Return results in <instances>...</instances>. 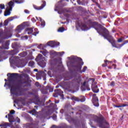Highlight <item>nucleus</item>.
<instances>
[{
  "mask_svg": "<svg viewBox=\"0 0 128 128\" xmlns=\"http://www.w3.org/2000/svg\"><path fill=\"white\" fill-rule=\"evenodd\" d=\"M108 68H110V70H111V68H112L110 66H108Z\"/></svg>",
  "mask_w": 128,
  "mask_h": 128,
  "instance_id": "62",
  "label": "nucleus"
},
{
  "mask_svg": "<svg viewBox=\"0 0 128 128\" xmlns=\"http://www.w3.org/2000/svg\"><path fill=\"white\" fill-rule=\"evenodd\" d=\"M8 74H10V76L8 78L9 83L8 84V86L9 88H11L10 90V94L16 96H22V92L20 90V85L18 83L14 82V80L18 78V74H8L7 76H8Z\"/></svg>",
  "mask_w": 128,
  "mask_h": 128,
  "instance_id": "1",
  "label": "nucleus"
},
{
  "mask_svg": "<svg viewBox=\"0 0 128 128\" xmlns=\"http://www.w3.org/2000/svg\"><path fill=\"white\" fill-rule=\"evenodd\" d=\"M34 72H38V69H34Z\"/></svg>",
  "mask_w": 128,
  "mask_h": 128,
  "instance_id": "64",
  "label": "nucleus"
},
{
  "mask_svg": "<svg viewBox=\"0 0 128 128\" xmlns=\"http://www.w3.org/2000/svg\"><path fill=\"white\" fill-rule=\"evenodd\" d=\"M35 104H40V100L39 98H35Z\"/></svg>",
  "mask_w": 128,
  "mask_h": 128,
  "instance_id": "27",
  "label": "nucleus"
},
{
  "mask_svg": "<svg viewBox=\"0 0 128 128\" xmlns=\"http://www.w3.org/2000/svg\"><path fill=\"white\" fill-rule=\"evenodd\" d=\"M77 2L78 4H80V0H78Z\"/></svg>",
  "mask_w": 128,
  "mask_h": 128,
  "instance_id": "59",
  "label": "nucleus"
},
{
  "mask_svg": "<svg viewBox=\"0 0 128 128\" xmlns=\"http://www.w3.org/2000/svg\"><path fill=\"white\" fill-rule=\"evenodd\" d=\"M38 34V32H34L33 34H32V35L33 36H36V34Z\"/></svg>",
  "mask_w": 128,
  "mask_h": 128,
  "instance_id": "48",
  "label": "nucleus"
},
{
  "mask_svg": "<svg viewBox=\"0 0 128 128\" xmlns=\"http://www.w3.org/2000/svg\"><path fill=\"white\" fill-rule=\"evenodd\" d=\"M37 20H40V22H41V24H40V26H46V22H44V20H42L40 18H38V17H36Z\"/></svg>",
  "mask_w": 128,
  "mask_h": 128,
  "instance_id": "20",
  "label": "nucleus"
},
{
  "mask_svg": "<svg viewBox=\"0 0 128 128\" xmlns=\"http://www.w3.org/2000/svg\"><path fill=\"white\" fill-rule=\"evenodd\" d=\"M34 66V61H30L28 63L29 66Z\"/></svg>",
  "mask_w": 128,
  "mask_h": 128,
  "instance_id": "31",
  "label": "nucleus"
},
{
  "mask_svg": "<svg viewBox=\"0 0 128 128\" xmlns=\"http://www.w3.org/2000/svg\"><path fill=\"white\" fill-rule=\"evenodd\" d=\"M12 48H18V44H16V43H13L12 44Z\"/></svg>",
  "mask_w": 128,
  "mask_h": 128,
  "instance_id": "32",
  "label": "nucleus"
},
{
  "mask_svg": "<svg viewBox=\"0 0 128 128\" xmlns=\"http://www.w3.org/2000/svg\"><path fill=\"white\" fill-rule=\"evenodd\" d=\"M18 58V56H15L14 57H12L9 58L10 62V64H14L16 62V60Z\"/></svg>",
  "mask_w": 128,
  "mask_h": 128,
  "instance_id": "19",
  "label": "nucleus"
},
{
  "mask_svg": "<svg viewBox=\"0 0 128 128\" xmlns=\"http://www.w3.org/2000/svg\"><path fill=\"white\" fill-rule=\"evenodd\" d=\"M17 122H18L19 124L20 122V118H18V120H17Z\"/></svg>",
  "mask_w": 128,
  "mask_h": 128,
  "instance_id": "60",
  "label": "nucleus"
},
{
  "mask_svg": "<svg viewBox=\"0 0 128 128\" xmlns=\"http://www.w3.org/2000/svg\"><path fill=\"white\" fill-rule=\"evenodd\" d=\"M78 26H80V28H81L82 30H90V28L88 27L86 24L84 23H81L80 25V24H78Z\"/></svg>",
  "mask_w": 128,
  "mask_h": 128,
  "instance_id": "12",
  "label": "nucleus"
},
{
  "mask_svg": "<svg viewBox=\"0 0 128 128\" xmlns=\"http://www.w3.org/2000/svg\"><path fill=\"white\" fill-rule=\"evenodd\" d=\"M72 100H74L75 102H84L86 98V96L81 95L80 96L78 97L72 96Z\"/></svg>",
  "mask_w": 128,
  "mask_h": 128,
  "instance_id": "10",
  "label": "nucleus"
},
{
  "mask_svg": "<svg viewBox=\"0 0 128 128\" xmlns=\"http://www.w3.org/2000/svg\"><path fill=\"white\" fill-rule=\"evenodd\" d=\"M54 104L53 103L50 104V106H48V108H52L54 106Z\"/></svg>",
  "mask_w": 128,
  "mask_h": 128,
  "instance_id": "45",
  "label": "nucleus"
},
{
  "mask_svg": "<svg viewBox=\"0 0 128 128\" xmlns=\"http://www.w3.org/2000/svg\"><path fill=\"white\" fill-rule=\"evenodd\" d=\"M44 60V57L42 56V54H38L36 58V60L38 62V64L41 66V68H44L46 66V62Z\"/></svg>",
  "mask_w": 128,
  "mask_h": 128,
  "instance_id": "7",
  "label": "nucleus"
},
{
  "mask_svg": "<svg viewBox=\"0 0 128 128\" xmlns=\"http://www.w3.org/2000/svg\"><path fill=\"white\" fill-rule=\"evenodd\" d=\"M14 20V17H10L8 18V20L10 22H12V20Z\"/></svg>",
  "mask_w": 128,
  "mask_h": 128,
  "instance_id": "43",
  "label": "nucleus"
},
{
  "mask_svg": "<svg viewBox=\"0 0 128 128\" xmlns=\"http://www.w3.org/2000/svg\"><path fill=\"white\" fill-rule=\"evenodd\" d=\"M92 90L94 94H98L100 92V90L98 88V86L94 85L92 84Z\"/></svg>",
  "mask_w": 128,
  "mask_h": 128,
  "instance_id": "14",
  "label": "nucleus"
},
{
  "mask_svg": "<svg viewBox=\"0 0 128 128\" xmlns=\"http://www.w3.org/2000/svg\"><path fill=\"white\" fill-rule=\"evenodd\" d=\"M104 30L106 34H102V36H104L106 40H107L109 42H110L113 48H120L124 46V44H128V40H125L122 44H116V40H114L112 36L110 35V32H108V30Z\"/></svg>",
  "mask_w": 128,
  "mask_h": 128,
  "instance_id": "3",
  "label": "nucleus"
},
{
  "mask_svg": "<svg viewBox=\"0 0 128 128\" xmlns=\"http://www.w3.org/2000/svg\"><path fill=\"white\" fill-rule=\"evenodd\" d=\"M58 102H60V100H55V104H58Z\"/></svg>",
  "mask_w": 128,
  "mask_h": 128,
  "instance_id": "56",
  "label": "nucleus"
},
{
  "mask_svg": "<svg viewBox=\"0 0 128 128\" xmlns=\"http://www.w3.org/2000/svg\"><path fill=\"white\" fill-rule=\"evenodd\" d=\"M33 32L32 31H28V34H32Z\"/></svg>",
  "mask_w": 128,
  "mask_h": 128,
  "instance_id": "51",
  "label": "nucleus"
},
{
  "mask_svg": "<svg viewBox=\"0 0 128 128\" xmlns=\"http://www.w3.org/2000/svg\"><path fill=\"white\" fill-rule=\"evenodd\" d=\"M24 78H28V74H25L24 75Z\"/></svg>",
  "mask_w": 128,
  "mask_h": 128,
  "instance_id": "55",
  "label": "nucleus"
},
{
  "mask_svg": "<svg viewBox=\"0 0 128 128\" xmlns=\"http://www.w3.org/2000/svg\"><path fill=\"white\" fill-rule=\"evenodd\" d=\"M40 46H42V44L38 46V48H40Z\"/></svg>",
  "mask_w": 128,
  "mask_h": 128,
  "instance_id": "63",
  "label": "nucleus"
},
{
  "mask_svg": "<svg viewBox=\"0 0 128 128\" xmlns=\"http://www.w3.org/2000/svg\"><path fill=\"white\" fill-rule=\"evenodd\" d=\"M92 96H93V98H97L96 97V94H93Z\"/></svg>",
  "mask_w": 128,
  "mask_h": 128,
  "instance_id": "57",
  "label": "nucleus"
},
{
  "mask_svg": "<svg viewBox=\"0 0 128 128\" xmlns=\"http://www.w3.org/2000/svg\"><path fill=\"white\" fill-rule=\"evenodd\" d=\"M127 105H125V104H123L122 105H119V106H116V105H114V108H124V106H126Z\"/></svg>",
  "mask_w": 128,
  "mask_h": 128,
  "instance_id": "30",
  "label": "nucleus"
},
{
  "mask_svg": "<svg viewBox=\"0 0 128 128\" xmlns=\"http://www.w3.org/2000/svg\"><path fill=\"white\" fill-rule=\"evenodd\" d=\"M48 46H60V42H54L52 41L48 42L47 43Z\"/></svg>",
  "mask_w": 128,
  "mask_h": 128,
  "instance_id": "15",
  "label": "nucleus"
},
{
  "mask_svg": "<svg viewBox=\"0 0 128 128\" xmlns=\"http://www.w3.org/2000/svg\"><path fill=\"white\" fill-rule=\"evenodd\" d=\"M95 79L94 78H90L88 80L87 82L88 84H92L94 82Z\"/></svg>",
  "mask_w": 128,
  "mask_h": 128,
  "instance_id": "23",
  "label": "nucleus"
},
{
  "mask_svg": "<svg viewBox=\"0 0 128 128\" xmlns=\"http://www.w3.org/2000/svg\"><path fill=\"white\" fill-rule=\"evenodd\" d=\"M48 89L47 87H45L43 88V89L42 90V93L43 94H48Z\"/></svg>",
  "mask_w": 128,
  "mask_h": 128,
  "instance_id": "21",
  "label": "nucleus"
},
{
  "mask_svg": "<svg viewBox=\"0 0 128 128\" xmlns=\"http://www.w3.org/2000/svg\"><path fill=\"white\" fill-rule=\"evenodd\" d=\"M55 93L54 94L53 96L54 98H58V96H60L61 98L64 99V92L60 89H57L54 90Z\"/></svg>",
  "mask_w": 128,
  "mask_h": 128,
  "instance_id": "11",
  "label": "nucleus"
},
{
  "mask_svg": "<svg viewBox=\"0 0 128 128\" xmlns=\"http://www.w3.org/2000/svg\"><path fill=\"white\" fill-rule=\"evenodd\" d=\"M1 126H5V128H8V126H10V123L5 122V123L2 124Z\"/></svg>",
  "mask_w": 128,
  "mask_h": 128,
  "instance_id": "28",
  "label": "nucleus"
},
{
  "mask_svg": "<svg viewBox=\"0 0 128 128\" xmlns=\"http://www.w3.org/2000/svg\"><path fill=\"white\" fill-rule=\"evenodd\" d=\"M30 113L36 114V109H33L30 112Z\"/></svg>",
  "mask_w": 128,
  "mask_h": 128,
  "instance_id": "39",
  "label": "nucleus"
},
{
  "mask_svg": "<svg viewBox=\"0 0 128 128\" xmlns=\"http://www.w3.org/2000/svg\"><path fill=\"white\" fill-rule=\"evenodd\" d=\"M70 60L71 64H74L72 65V67L76 68L78 72H80V74L86 72V70L88 69V67H86V66H84L82 70V66H84V62L82 58L76 56H71Z\"/></svg>",
  "mask_w": 128,
  "mask_h": 128,
  "instance_id": "2",
  "label": "nucleus"
},
{
  "mask_svg": "<svg viewBox=\"0 0 128 128\" xmlns=\"http://www.w3.org/2000/svg\"><path fill=\"white\" fill-rule=\"evenodd\" d=\"M14 3L12 1H10L8 3V7L6 8L4 12V16H10V10H12V6H14Z\"/></svg>",
  "mask_w": 128,
  "mask_h": 128,
  "instance_id": "8",
  "label": "nucleus"
},
{
  "mask_svg": "<svg viewBox=\"0 0 128 128\" xmlns=\"http://www.w3.org/2000/svg\"><path fill=\"white\" fill-rule=\"evenodd\" d=\"M118 42H122V38H120L118 39L117 40Z\"/></svg>",
  "mask_w": 128,
  "mask_h": 128,
  "instance_id": "38",
  "label": "nucleus"
},
{
  "mask_svg": "<svg viewBox=\"0 0 128 128\" xmlns=\"http://www.w3.org/2000/svg\"><path fill=\"white\" fill-rule=\"evenodd\" d=\"M8 120L10 124H12V122H16L14 118V116L10 114H8Z\"/></svg>",
  "mask_w": 128,
  "mask_h": 128,
  "instance_id": "18",
  "label": "nucleus"
},
{
  "mask_svg": "<svg viewBox=\"0 0 128 128\" xmlns=\"http://www.w3.org/2000/svg\"><path fill=\"white\" fill-rule=\"evenodd\" d=\"M2 42V40H0V44ZM8 46H10V41L8 40L3 44L1 46H0V54H4V50H8Z\"/></svg>",
  "mask_w": 128,
  "mask_h": 128,
  "instance_id": "9",
  "label": "nucleus"
},
{
  "mask_svg": "<svg viewBox=\"0 0 128 128\" xmlns=\"http://www.w3.org/2000/svg\"><path fill=\"white\" fill-rule=\"evenodd\" d=\"M27 55L28 53L26 52H23L18 54V56H20V58H24V56H26Z\"/></svg>",
  "mask_w": 128,
  "mask_h": 128,
  "instance_id": "22",
  "label": "nucleus"
},
{
  "mask_svg": "<svg viewBox=\"0 0 128 128\" xmlns=\"http://www.w3.org/2000/svg\"><path fill=\"white\" fill-rule=\"evenodd\" d=\"M86 82H84L83 83V86H86Z\"/></svg>",
  "mask_w": 128,
  "mask_h": 128,
  "instance_id": "58",
  "label": "nucleus"
},
{
  "mask_svg": "<svg viewBox=\"0 0 128 128\" xmlns=\"http://www.w3.org/2000/svg\"><path fill=\"white\" fill-rule=\"evenodd\" d=\"M90 24L92 28H93L96 30L97 32H98L100 36H102V34H105L106 31H104V29H106V30H108L106 28L102 26V24H98V22H90Z\"/></svg>",
  "mask_w": 128,
  "mask_h": 128,
  "instance_id": "5",
  "label": "nucleus"
},
{
  "mask_svg": "<svg viewBox=\"0 0 128 128\" xmlns=\"http://www.w3.org/2000/svg\"><path fill=\"white\" fill-rule=\"evenodd\" d=\"M42 4L41 6L36 7L35 8L36 10H42V8H44L46 6V1L43 0L42 2Z\"/></svg>",
  "mask_w": 128,
  "mask_h": 128,
  "instance_id": "16",
  "label": "nucleus"
},
{
  "mask_svg": "<svg viewBox=\"0 0 128 128\" xmlns=\"http://www.w3.org/2000/svg\"><path fill=\"white\" fill-rule=\"evenodd\" d=\"M86 90H90V86H86Z\"/></svg>",
  "mask_w": 128,
  "mask_h": 128,
  "instance_id": "49",
  "label": "nucleus"
},
{
  "mask_svg": "<svg viewBox=\"0 0 128 128\" xmlns=\"http://www.w3.org/2000/svg\"><path fill=\"white\" fill-rule=\"evenodd\" d=\"M5 6L4 4H0V10H4Z\"/></svg>",
  "mask_w": 128,
  "mask_h": 128,
  "instance_id": "36",
  "label": "nucleus"
},
{
  "mask_svg": "<svg viewBox=\"0 0 128 128\" xmlns=\"http://www.w3.org/2000/svg\"><path fill=\"white\" fill-rule=\"evenodd\" d=\"M92 102L94 106H98L100 104H98V97H94L92 98Z\"/></svg>",
  "mask_w": 128,
  "mask_h": 128,
  "instance_id": "13",
  "label": "nucleus"
},
{
  "mask_svg": "<svg viewBox=\"0 0 128 128\" xmlns=\"http://www.w3.org/2000/svg\"><path fill=\"white\" fill-rule=\"evenodd\" d=\"M4 36V32L0 30V38H2Z\"/></svg>",
  "mask_w": 128,
  "mask_h": 128,
  "instance_id": "35",
  "label": "nucleus"
},
{
  "mask_svg": "<svg viewBox=\"0 0 128 128\" xmlns=\"http://www.w3.org/2000/svg\"><path fill=\"white\" fill-rule=\"evenodd\" d=\"M52 118L53 120H56V115L53 116L52 117Z\"/></svg>",
  "mask_w": 128,
  "mask_h": 128,
  "instance_id": "46",
  "label": "nucleus"
},
{
  "mask_svg": "<svg viewBox=\"0 0 128 128\" xmlns=\"http://www.w3.org/2000/svg\"><path fill=\"white\" fill-rule=\"evenodd\" d=\"M22 30V26L20 25L18 26L17 27V31L18 32H20Z\"/></svg>",
  "mask_w": 128,
  "mask_h": 128,
  "instance_id": "29",
  "label": "nucleus"
},
{
  "mask_svg": "<svg viewBox=\"0 0 128 128\" xmlns=\"http://www.w3.org/2000/svg\"><path fill=\"white\" fill-rule=\"evenodd\" d=\"M92 2L95 4H96V0H92Z\"/></svg>",
  "mask_w": 128,
  "mask_h": 128,
  "instance_id": "61",
  "label": "nucleus"
},
{
  "mask_svg": "<svg viewBox=\"0 0 128 128\" xmlns=\"http://www.w3.org/2000/svg\"><path fill=\"white\" fill-rule=\"evenodd\" d=\"M16 114V111L14 110H11L9 114Z\"/></svg>",
  "mask_w": 128,
  "mask_h": 128,
  "instance_id": "41",
  "label": "nucleus"
},
{
  "mask_svg": "<svg viewBox=\"0 0 128 128\" xmlns=\"http://www.w3.org/2000/svg\"><path fill=\"white\" fill-rule=\"evenodd\" d=\"M60 128H72V126H67L66 127H60Z\"/></svg>",
  "mask_w": 128,
  "mask_h": 128,
  "instance_id": "53",
  "label": "nucleus"
},
{
  "mask_svg": "<svg viewBox=\"0 0 128 128\" xmlns=\"http://www.w3.org/2000/svg\"><path fill=\"white\" fill-rule=\"evenodd\" d=\"M92 118L94 122L98 124L99 128H109L108 126H104V123H105L108 126V122H104V117L102 115L100 114L99 116L94 115L92 116Z\"/></svg>",
  "mask_w": 128,
  "mask_h": 128,
  "instance_id": "6",
  "label": "nucleus"
},
{
  "mask_svg": "<svg viewBox=\"0 0 128 128\" xmlns=\"http://www.w3.org/2000/svg\"><path fill=\"white\" fill-rule=\"evenodd\" d=\"M50 54L51 56H58V52L55 51H51L50 52Z\"/></svg>",
  "mask_w": 128,
  "mask_h": 128,
  "instance_id": "24",
  "label": "nucleus"
},
{
  "mask_svg": "<svg viewBox=\"0 0 128 128\" xmlns=\"http://www.w3.org/2000/svg\"><path fill=\"white\" fill-rule=\"evenodd\" d=\"M114 82L112 81L110 83V86H114Z\"/></svg>",
  "mask_w": 128,
  "mask_h": 128,
  "instance_id": "52",
  "label": "nucleus"
},
{
  "mask_svg": "<svg viewBox=\"0 0 128 128\" xmlns=\"http://www.w3.org/2000/svg\"><path fill=\"white\" fill-rule=\"evenodd\" d=\"M35 86H37V88H38V86H40V83L38 82H36Z\"/></svg>",
  "mask_w": 128,
  "mask_h": 128,
  "instance_id": "42",
  "label": "nucleus"
},
{
  "mask_svg": "<svg viewBox=\"0 0 128 128\" xmlns=\"http://www.w3.org/2000/svg\"><path fill=\"white\" fill-rule=\"evenodd\" d=\"M24 12L25 14H30V10H24Z\"/></svg>",
  "mask_w": 128,
  "mask_h": 128,
  "instance_id": "47",
  "label": "nucleus"
},
{
  "mask_svg": "<svg viewBox=\"0 0 128 128\" xmlns=\"http://www.w3.org/2000/svg\"><path fill=\"white\" fill-rule=\"evenodd\" d=\"M40 52H41V54H42L44 56H48V50H46L40 51Z\"/></svg>",
  "mask_w": 128,
  "mask_h": 128,
  "instance_id": "25",
  "label": "nucleus"
},
{
  "mask_svg": "<svg viewBox=\"0 0 128 128\" xmlns=\"http://www.w3.org/2000/svg\"><path fill=\"white\" fill-rule=\"evenodd\" d=\"M108 66V64H106V62L102 64V68H106V66Z\"/></svg>",
  "mask_w": 128,
  "mask_h": 128,
  "instance_id": "44",
  "label": "nucleus"
},
{
  "mask_svg": "<svg viewBox=\"0 0 128 128\" xmlns=\"http://www.w3.org/2000/svg\"><path fill=\"white\" fill-rule=\"evenodd\" d=\"M20 52V50L18 48H16L14 50H12L9 52V54L10 56H14V54H18Z\"/></svg>",
  "mask_w": 128,
  "mask_h": 128,
  "instance_id": "17",
  "label": "nucleus"
},
{
  "mask_svg": "<svg viewBox=\"0 0 128 128\" xmlns=\"http://www.w3.org/2000/svg\"><path fill=\"white\" fill-rule=\"evenodd\" d=\"M104 62H106V64H112V61H109L108 60H104Z\"/></svg>",
  "mask_w": 128,
  "mask_h": 128,
  "instance_id": "37",
  "label": "nucleus"
},
{
  "mask_svg": "<svg viewBox=\"0 0 128 128\" xmlns=\"http://www.w3.org/2000/svg\"><path fill=\"white\" fill-rule=\"evenodd\" d=\"M14 2H16V4H22L24 0H15Z\"/></svg>",
  "mask_w": 128,
  "mask_h": 128,
  "instance_id": "33",
  "label": "nucleus"
},
{
  "mask_svg": "<svg viewBox=\"0 0 128 128\" xmlns=\"http://www.w3.org/2000/svg\"><path fill=\"white\" fill-rule=\"evenodd\" d=\"M82 110H80L78 112H76V114H82Z\"/></svg>",
  "mask_w": 128,
  "mask_h": 128,
  "instance_id": "50",
  "label": "nucleus"
},
{
  "mask_svg": "<svg viewBox=\"0 0 128 128\" xmlns=\"http://www.w3.org/2000/svg\"><path fill=\"white\" fill-rule=\"evenodd\" d=\"M80 82H82V79L80 76L77 79H75L70 82H66L64 86L66 90H74V88L78 86V85L80 84Z\"/></svg>",
  "mask_w": 128,
  "mask_h": 128,
  "instance_id": "4",
  "label": "nucleus"
},
{
  "mask_svg": "<svg viewBox=\"0 0 128 128\" xmlns=\"http://www.w3.org/2000/svg\"><path fill=\"white\" fill-rule=\"evenodd\" d=\"M64 30H66V29L64 27H60L58 30V32H64Z\"/></svg>",
  "mask_w": 128,
  "mask_h": 128,
  "instance_id": "26",
  "label": "nucleus"
},
{
  "mask_svg": "<svg viewBox=\"0 0 128 128\" xmlns=\"http://www.w3.org/2000/svg\"><path fill=\"white\" fill-rule=\"evenodd\" d=\"M112 66H114V70H116V64H112Z\"/></svg>",
  "mask_w": 128,
  "mask_h": 128,
  "instance_id": "54",
  "label": "nucleus"
},
{
  "mask_svg": "<svg viewBox=\"0 0 128 128\" xmlns=\"http://www.w3.org/2000/svg\"><path fill=\"white\" fill-rule=\"evenodd\" d=\"M8 24V20H5L4 22V26H6Z\"/></svg>",
  "mask_w": 128,
  "mask_h": 128,
  "instance_id": "34",
  "label": "nucleus"
},
{
  "mask_svg": "<svg viewBox=\"0 0 128 128\" xmlns=\"http://www.w3.org/2000/svg\"><path fill=\"white\" fill-rule=\"evenodd\" d=\"M26 30H28V32H34V30H32V28H27Z\"/></svg>",
  "mask_w": 128,
  "mask_h": 128,
  "instance_id": "40",
  "label": "nucleus"
}]
</instances>
